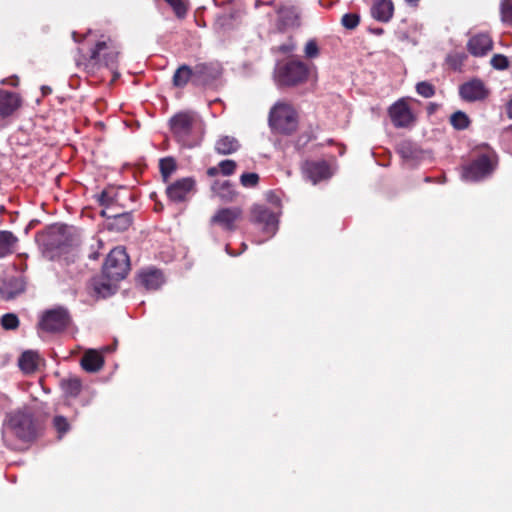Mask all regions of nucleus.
<instances>
[{
    "instance_id": "obj_35",
    "label": "nucleus",
    "mask_w": 512,
    "mask_h": 512,
    "mask_svg": "<svg viewBox=\"0 0 512 512\" xmlns=\"http://www.w3.org/2000/svg\"><path fill=\"white\" fill-rule=\"evenodd\" d=\"M242 219L239 207L226 208V230L235 228V223Z\"/></svg>"
},
{
    "instance_id": "obj_13",
    "label": "nucleus",
    "mask_w": 512,
    "mask_h": 512,
    "mask_svg": "<svg viewBox=\"0 0 512 512\" xmlns=\"http://www.w3.org/2000/svg\"><path fill=\"white\" fill-rule=\"evenodd\" d=\"M195 184L196 182L192 177L178 179L167 186L166 195L171 202H185L194 190Z\"/></svg>"
},
{
    "instance_id": "obj_16",
    "label": "nucleus",
    "mask_w": 512,
    "mask_h": 512,
    "mask_svg": "<svg viewBox=\"0 0 512 512\" xmlns=\"http://www.w3.org/2000/svg\"><path fill=\"white\" fill-rule=\"evenodd\" d=\"M100 214L109 220L108 228L112 231H126L133 223V216L131 212L113 211L108 213L107 210H102Z\"/></svg>"
},
{
    "instance_id": "obj_5",
    "label": "nucleus",
    "mask_w": 512,
    "mask_h": 512,
    "mask_svg": "<svg viewBox=\"0 0 512 512\" xmlns=\"http://www.w3.org/2000/svg\"><path fill=\"white\" fill-rule=\"evenodd\" d=\"M119 57V50L116 45L109 39L108 41H98L94 48L91 49L89 57L84 63L85 68L95 70L100 66H105L109 69L117 67Z\"/></svg>"
},
{
    "instance_id": "obj_39",
    "label": "nucleus",
    "mask_w": 512,
    "mask_h": 512,
    "mask_svg": "<svg viewBox=\"0 0 512 512\" xmlns=\"http://www.w3.org/2000/svg\"><path fill=\"white\" fill-rule=\"evenodd\" d=\"M52 423H53V427L59 433L60 437L70 430V424H69L67 418L62 415H56L53 418Z\"/></svg>"
},
{
    "instance_id": "obj_51",
    "label": "nucleus",
    "mask_w": 512,
    "mask_h": 512,
    "mask_svg": "<svg viewBox=\"0 0 512 512\" xmlns=\"http://www.w3.org/2000/svg\"><path fill=\"white\" fill-rule=\"evenodd\" d=\"M419 1L420 0H405V2L410 5V6H413V7H417L418 4H419Z\"/></svg>"
},
{
    "instance_id": "obj_25",
    "label": "nucleus",
    "mask_w": 512,
    "mask_h": 512,
    "mask_svg": "<svg viewBox=\"0 0 512 512\" xmlns=\"http://www.w3.org/2000/svg\"><path fill=\"white\" fill-rule=\"evenodd\" d=\"M393 13L394 5L392 0H377L371 8L373 18L384 23L390 21Z\"/></svg>"
},
{
    "instance_id": "obj_10",
    "label": "nucleus",
    "mask_w": 512,
    "mask_h": 512,
    "mask_svg": "<svg viewBox=\"0 0 512 512\" xmlns=\"http://www.w3.org/2000/svg\"><path fill=\"white\" fill-rule=\"evenodd\" d=\"M252 220L265 234V237L259 240L258 243H262L271 238L278 230L276 214L264 206H255L253 208Z\"/></svg>"
},
{
    "instance_id": "obj_19",
    "label": "nucleus",
    "mask_w": 512,
    "mask_h": 512,
    "mask_svg": "<svg viewBox=\"0 0 512 512\" xmlns=\"http://www.w3.org/2000/svg\"><path fill=\"white\" fill-rule=\"evenodd\" d=\"M277 26L280 30L299 26V11L294 6H281L277 10Z\"/></svg>"
},
{
    "instance_id": "obj_18",
    "label": "nucleus",
    "mask_w": 512,
    "mask_h": 512,
    "mask_svg": "<svg viewBox=\"0 0 512 512\" xmlns=\"http://www.w3.org/2000/svg\"><path fill=\"white\" fill-rule=\"evenodd\" d=\"M304 173L313 182L328 179L331 176L330 167L325 161H308L304 165Z\"/></svg>"
},
{
    "instance_id": "obj_8",
    "label": "nucleus",
    "mask_w": 512,
    "mask_h": 512,
    "mask_svg": "<svg viewBox=\"0 0 512 512\" xmlns=\"http://www.w3.org/2000/svg\"><path fill=\"white\" fill-rule=\"evenodd\" d=\"M308 76L307 66L301 61H288L279 65L275 71L276 81L281 86H294Z\"/></svg>"
},
{
    "instance_id": "obj_40",
    "label": "nucleus",
    "mask_w": 512,
    "mask_h": 512,
    "mask_svg": "<svg viewBox=\"0 0 512 512\" xmlns=\"http://www.w3.org/2000/svg\"><path fill=\"white\" fill-rule=\"evenodd\" d=\"M502 21L512 26V1L502 0L500 4Z\"/></svg>"
},
{
    "instance_id": "obj_52",
    "label": "nucleus",
    "mask_w": 512,
    "mask_h": 512,
    "mask_svg": "<svg viewBox=\"0 0 512 512\" xmlns=\"http://www.w3.org/2000/svg\"><path fill=\"white\" fill-rule=\"evenodd\" d=\"M225 187H226V198H227L228 196L232 195V190H231V186H230L229 182L226 181Z\"/></svg>"
},
{
    "instance_id": "obj_55",
    "label": "nucleus",
    "mask_w": 512,
    "mask_h": 512,
    "mask_svg": "<svg viewBox=\"0 0 512 512\" xmlns=\"http://www.w3.org/2000/svg\"><path fill=\"white\" fill-rule=\"evenodd\" d=\"M225 251H226V253H228V254H232V253L230 252L229 246H228L227 244H226Z\"/></svg>"
},
{
    "instance_id": "obj_31",
    "label": "nucleus",
    "mask_w": 512,
    "mask_h": 512,
    "mask_svg": "<svg viewBox=\"0 0 512 512\" xmlns=\"http://www.w3.org/2000/svg\"><path fill=\"white\" fill-rule=\"evenodd\" d=\"M397 152L405 160H415L418 158L419 154L416 145L408 140L401 141L397 145Z\"/></svg>"
},
{
    "instance_id": "obj_3",
    "label": "nucleus",
    "mask_w": 512,
    "mask_h": 512,
    "mask_svg": "<svg viewBox=\"0 0 512 512\" xmlns=\"http://www.w3.org/2000/svg\"><path fill=\"white\" fill-rule=\"evenodd\" d=\"M6 427L20 440L28 442L37 437L38 427L30 408L24 407L7 416Z\"/></svg>"
},
{
    "instance_id": "obj_43",
    "label": "nucleus",
    "mask_w": 512,
    "mask_h": 512,
    "mask_svg": "<svg viewBox=\"0 0 512 512\" xmlns=\"http://www.w3.org/2000/svg\"><path fill=\"white\" fill-rule=\"evenodd\" d=\"M240 182L244 187H255L259 182V176L256 173H243Z\"/></svg>"
},
{
    "instance_id": "obj_36",
    "label": "nucleus",
    "mask_w": 512,
    "mask_h": 512,
    "mask_svg": "<svg viewBox=\"0 0 512 512\" xmlns=\"http://www.w3.org/2000/svg\"><path fill=\"white\" fill-rule=\"evenodd\" d=\"M178 18H184L188 11V0H165Z\"/></svg>"
},
{
    "instance_id": "obj_17",
    "label": "nucleus",
    "mask_w": 512,
    "mask_h": 512,
    "mask_svg": "<svg viewBox=\"0 0 512 512\" xmlns=\"http://www.w3.org/2000/svg\"><path fill=\"white\" fill-rule=\"evenodd\" d=\"M188 84L197 87L194 66L181 64L172 76V85L178 89H184Z\"/></svg>"
},
{
    "instance_id": "obj_22",
    "label": "nucleus",
    "mask_w": 512,
    "mask_h": 512,
    "mask_svg": "<svg viewBox=\"0 0 512 512\" xmlns=\"http://www.w3.org/2000/svg\"><path fill=\"white\" fill-rule=\"evenodd\" d=\"M139 283L147 290H157L164 283V276L161 270L147 268L138 275Z\"/></svg>"
},
{
    "instance_id": "obj_28",
    "label": "nucleus",
    "mask_w": 512,
    "mask_h": 512,
    "mask_svg": "<svg viewBox=\"0 0 512 512\" xmlns=\"http://www.w3.org/2000/svg\"><path fill=\"white\" fill-rule=\"evenodd\" d=\"M18 238L7 230H0V258H4L15 252Z\"/></svg>"
},
{
    "instance_id": "obj_34",
    "label": "nucleus",
    "mask_w": 512,
    "mask_h": 512,
    "mask_svg": "<svg viewBox=\"0 0 512 512\" xmlns=\"http://www.w3.org/2000/svg\"><path fill=\"white\" fill-rule=\"evenodd\" d=\"M450 123L456 130L467 129L470 125L468 115L462 111H456L450 116Z\"/></svg>"
},
{
    "instance_id": "obj_29",
    "label": "nucleus",
    "mask_w": 512,
    "mask_h": 512,
    "mask_svg": "<svg viewBox=\"0 0 512 512\" xmlns=\"http://www.w3.org/2000/svg\"><path fill=\"white\" fill-rule=\"evenodd\" d=\"M113 283L115 282L108 280L103 275L92 280L93 290L95 294L101 298H106L114 294L115 285Z\"/></svg>"
},
{
    "instance_id": "obj_23",
    "label": "nucleus",
    "mask_w": 512,
    "mask_h": 512,
    "mask_svg": "<svg viewBox=\"0 0 512 512\" xmlns=\"http://www.w3.org/2000/svg\"><path fill=\"white\" fill-rule=\"evenodd\" d=\"M25 289L24 281L19 277H10L0 285V296L9 301L21 294Z\"/></svg>"
},
{
    "instance_id": "obj_4",
    "label": "nucleus",
    "mask_w": 512,
    "mask_h": 512,
    "mask_svg": "<svg viewBox=\"0 0 512 512\" xmlns=\"http://www.w3.org/2000/svg\"><path fill=\"white\" fill-rule=\"evenodd\" d=\"M487 151L479 154L463 168L462 177L468 181L483 180L495 171L498 164L496 152L486 145Z\"/></svg>"
},
{
    "instance_id": "obj_11",
    "label": "nucleus",
    "mask_w": 512,
    "mask_h": 512,
    "mask_svg": "<svg viewBox=\"0 0 512 512\" xmlns=\"http://www.w3.org/2000/svg\"><path fill=\"white\" fill-rule=\"evenodd\" d=\"M197 87H210L223 73L222 63L219 61L200 62L194 65Z\"/></svg>"
},
{
    "instance_id": "obj_38",
    "label": "nucleus",
    "mask_w": 512,
    "mask_h": 512,
    "mask_svg": "<svg viewBox=\"0 0 512 512\" xmlns=\"http://www.w3.org/2000/svg\"><path fill=\"white\" fill-rule=\"evenodd\" d=\"M416 92L424 98H431L435 95V86L428 81H421L416 84Z\"/></svg>"
},
{
    "instance_id": "obj_30",
    "label": "nucleus",
    "mask_w": 512,
    "mask_h": 512,
    "mask_svg": "<svg viewBox=\"0 0 512 512\" xmlns=\"http://www.w3.org/2000/svg\"><path fill=\"white\" fill-rule=\"evenodd\" d=\"M40 357L37 352L25 351L19 358V367L25 373H33L37 370Z\"/></svg>"
},
{
    "instance_id": "obj_2",
    "label": "nucleus",
    "mask_w": 512,
    "mask_h": 512,
    "mask_svg": "<svg viewBox=\"0 0 512 512\" xmlns=\"http://www.w3.org/2000/svg\"><path fill=\"white\" fill-rule=\"evenodd\" d=\"M37 241L44 256L49 260H54L62 254L68 253L72 239L67 226L53 225L45 232L37 234Z\"/></svg>"
},
{
    "instance_id": "obj_41",
    "label": "nucleus",
    "mask_w": 512,
    "mask_h": 512,
    "mask_svg": "<svg viewBox=\"0 0 512 512\" xmlns=\"http://www.w3.org/2000/svg\"><path fill=\"white\" fill-rule=\"evenodd\" d=\"M360 22V17L356 13H346L342 16L341 24L349 30L355 29Z\"/></svg>"
},
{
    "instance_id": "obj_6",
    "label": "nucleus",
    "mask_w": 512,
    "mask_h": 512,
    "mask_svg": "<svg viewBox=\"0 0 512 512\" xmlns=\"http://www.w3.org/2000/svg\"><path fill=\"white\" fill-rule=\"evenodd\" d=\"M130 270L129 256L123 247H116L110 251L102 268L105 278L119 282L124 279Z\"/></svg>"
},
{
    "instance_id": "obj_48",
    "label": "nucleus",
    "mask_w": 512,
    "mask_h": 512,
    "mask_svg": "<svg viewBox=\"0 0 512 512\" xmlns=\"http://www.w3.org/2000/svg\"><path fill=\"white\" fill-rule=\"evenodd\" d=\"M224 141L222 139H220L219 141H217L216 143V146H215V149L218 153L220 154H224Z\"/></svg>"
},
{
    "instance_id": "obj_26",
    "label": "nucleus",
    "mask_w": 512,
    "mask_h": 512,
    "mask_svg": "<svg viewBox=\"0 0 512 512\" xmlns=\"http://www.w3.org/2000/svg\"><path fill=\"white\" fill-rule=\"evenodd\" d=\"M59 386L66 398H76L82 391V381L76 375H69L60 380Z\"/></svg>"
},
{
    "instance_id": "obj_1",
    "label": "nucleus",
    "mask_w": 512,
    "mask_h": 512,
    "mask_svg": "<svg viewBox=\"0 0 512 512\" xmlns=\"http://www.w3.org/2000/svg\"><path fill=\"white\" fill-rule=\"evenodd\" d=\"M168 126L173 139L184 148H194L201 142V124L193 111L177 112L169 119Z\"/></svg>"
},
{
    "instance_id": "obj_15",
    "label": "nucleus",
    "mask_w": 512,
    "mask_h": 512,
    "mask_svg": "<svg viewBox=\"0 0 512 512\" xmlns=\"http://www.w3.org/2000/svg\"><path fill=\"white\" fill-rule=\"evenodd\" d=\"M492 49L493 41L487 33L475 34L467 42V50L474 57H483Z\"/></svg>"
},
{
    "instance_id": "obj_50",
    "label": "nucleus",
    "mask_w": 512,
    "mask_h": 512,
    "mask_svg": "<svg viewBox=\"0 0 512 512\" xmlns=\"http://www.w3.org/2000/svg\"><path fill=\"white\" fill-rule=\"evenodd\" d=\"M507 116L512 119V100L507 105Z\"/></svg>"
},
{
    "instance_id": "obj_37",
    "label": "nucleus",
    "mask_w": 512,
    "mask_h": 512,
    "mask_svg": "<svg viewBox=\"0 0 512 512\" xmlns=\"http://www.w3.org/2000/svg\"><path fill=\"white\" fill-rule=\"evenodd\" d=\"M19 319L14 313H6L1 317V326L5 330H15L19 327Z\"/></svg>"
},
{
    "instance_id": "obj_56",
    "label": "nucleus",
    "mask_w": 512,
    "mask_h": 512,
    "mask_svg": "<svg viewBox=\"0 0 512 512\" xmlns=\"http://www.w3.org/2000/svg\"><path fill=\"white\" fill-rule=\"evenodd\" d=\"M507 130L512 132V125H510V126L507 128Z\"/></svg>"
},
{
    "instance_id": "obj_49",
    "label": "nucleus",
    "mask_w": 512,
    "mask_h": 512,
    "mask_svg": "<svg viewBox=\"0 0 512 512\" xmlns=\"http://www.w3.org/2000/svg\"><path fill=\"white\" fill-rule=\"evenodd\" d=\"M279 50L283 53H289L293 50V46H290V45H281L279 47Z\"/></svg>"
},
{
    "instance_id": "obj_9",
    "label": "nucleus",
    "mask_w": 512,
    "mask_h": 512,
    "mask_svg": "<svg viewBox=\"0 0 512 512\" xmlns=\"http://www.w3.org/2000/svg\"><path fill=\"white\" fill-rule=\"evenodd\" d=\"M71 317L67 309L57 307L43 313L39 328L49 333H57L68 328Z\"/></svg>"
},
{
    "instance_id": "obj_53",
    "label": "nucleus",
    "mask_w": 512,
    "mask_h": 512,
    "mask_svg": "<svg viewBox=\"0 0 512 512\" xmlns=\"http://www.w3.org/2000/svg\"><path fill=\"white\" fill-rule=\"evenodd\" d=\"M162 210H163V204H162V203H160V202H157V203L155 204V211L160 212V211H162Z\"/></svg>"
},
{
    "instance_id": "obj_42",
    "label": "nucleus",
    "mask_w": 512,
    "mask_h": 512,
    "mask_svg": "<svg viewBox=\"0 0 512 512\" xmlns=\"http://www.w3.org/2000/svg\"><path fill=\"white\" fill-rule=\"evenodd\" d=\"M490 64L493 68L497 70H505L509 67V60L506 56L502 54H495L491 60Z\"/></svg>"
},
{
    "instance_id": "obj_54",
    "label": "nucleus",
    "mask_w": 512,
    "mask_h": 512,
    "mask_svg": "<svg viewBox=\"0 0 512 512\" xmlns=\"http://www.w3.org/2000/svg\"><path fill=\"white\" fill-rule=\"evenodd\" d=\"M382 32H383V29H381V28L375 30L376 34H381Z\"/></svg>"
},
{
    "instance_id": "obj_46",
    "label": "nucleus",
    "mask_w": 512,
    "mask_h": 512,
    "mask_svg": "<svg viewBox=\"0 0 512 512\" xmlns=\"http://www.w3.org/2000/svg\"><path fill=\"white\" fill-rule=\"evenodd\" d=\"M210 222L212 225H215V224L223 225L224 224V208H219L217 210V212L215 213V215L211 218Z\"/></svg>"
},
{
    "instance_id": "obj_7",
    "label": "nucleus",
    "mask_w": 512,
    "mask_h": 512,
    "mask_svg": "<svg viewBox=\"0 0 512 512\" xmlns=\"http://www.w3.org/2000/svg\"><path fill=\"white\" fill-rule=\"evenodd\" d=\"M269 124L282 134H291L297 128L296 112L288 104L277 103L269 113Z\"/></svg>"
},
{
    "instance_id": "obj_24",
    "label": "nucleus",
    "mask_w": 512,
    "mask_h": 512,
    "mask_svg": "<svg viewBox=\"0 0 512 512\" xmlns=\"http://www.w3.org/2000/svg\"><path fill=\"white\" fill-rule=\"evenodd\" d=\"M246 16V8L242 1L226 2V26H237L243 23Z\"/></svg>"
},
{
    "instance_id": "obj_20",
    "label": "nucleus",
    "mask_w": 512,
    "mask_h": 512,
    "mask_svg": "<svg viewBox=\"0 0 512 512\" xmlns=\"http://www.w3.org/2000/svg\"><path fill=\"white\" fill-rule=\"evenodd\" d=\"M21 106L20 96L11 91L0 90V117L11 116Z\"/></svg>"
},
{
    "instance_id": "obj_12",
    "label": "nucleus",
    "mask_w": 512,
    "mask_h": 512,
    "mask_svg": "<svg viewBox=\"0 0 512 512\" xmlns=\"http://www.w3.org/2000/svg\"><path fill=\"white\" fill-rule=\"evenodd\" d=\"M224 159L216 165H210L205 171V181L210 187V197H224Z\"/></svg>"
},
{
    "instance_id": "obj_33",
    "label": "nucleus",
    "mask_w": 512,
    "mask_h": 512,
    "mask_svg": "<svg viewBox=\"0 0 512 512\" xmlns=\"http://www.w3.org/2000/svg\"><path fill=\"white\" fill-rule=\"evenodd\" d=\"M98 202L100 206H103V210H107L108 213L114 211V204L117 202V194L113 190L105 189L98 196Z\"/></svg>"
},
{
    "instance_id": "obj_21",
    "label": "nucleus",
    "mask_w": 512,
    "mask_h": 512,
    "mask_svg": "<svg viewBox=\"0 0 512 512\" xmlns=\"http://www.w3.org/2000/svg\"><path fill=\"white\" fill-rule=\"evenodd\" d=\"M460 95L466 101L482 100L487 96V90L479 79H474L464 83L460 87Z\"/></svg>"
},
{
    "instance_id": "obj_27",
    "label": "nucleus",
    "mask_w": 512,
    "mask_h": 512,
    "mask_svg": "<svg viewBox=\"0 0 512 512\" xmlns=\"http://www.w3.org/2000/svg\"><path fill=\"white\" fill-rule=\"evenodd\" d=\"M104 365L103 356L95 350H89L81 358V367L90 373L98 372Z\"/></svg>"
},
{
    "instance_id": "obj_14",
    "label": "nucleus",
    "mask_w": 512,
    "mask_h": 512,
    "mask_svg": "<svg viewBox=\"0 0 512 512\" xmlns=\"http://www.w3.org/2000/svg\"><path fill=\"white\" fill-rule=\"evenodd\" d=\"M389 115L393 125L397 128H405L410 126L415 118L407 103L403 100L395 102L389 108Z\"/></svg>"
},
{
    "instance_id": "obj_45",
    "label": "nucleus",
    "mask_w": 512,
    "mask_h": 512,
    "mask_svg": "<svg viewBox=\"0 0 512 512\" xmlns=\"http://www.w3.org/2000/svg\"><path fill=\"white\" fill-rule=\"evenodd\" d=\"M240 144L237 139L226 136V155L237 151Z\"/></svg>"
},
{
    "instance_id": "obj_47",
    "label": "nucleus",
    "mask_w": 512,
    "mask_h": 512,
    "mask_svg": "<svg viewBox=\"0 0 512 512\" xmlns=\"http://www.w3.org/2000/svg\"><path fill=\"white\" fill-rule=\"evenodd\" d=\"M236 168V163L233 160L226 159V176L233 174Z\"/></svg>"
},
{
    "instance_id": "obj_44",
    "label": "nucleus",
    "mask_w": 512,
    "mask_h": 512,
    "mask_svg": "<svg viewBox=\"0 0 512 512\" xmlns=\"http://www.w3.org/2000/svg\"><path fill=\"white\" fill-rule=\"evenodd\" d=\"M318 46L317 43L314 40H310L306 43L305 46V55L308 58H314L318 55Z\"/></svg>"
},
{
    "instance_id": "obj_32",
    "label": "nucleus",
    "mask_w": 512,
    "mask_h": 512,
    "mask_svg": "<svg viewBox=\"0 0 512 512\" xmlns=\"http://www.w3.org/2000/svg\"><path fill=\"white\" fill-rule=\"evenodd\" d=\"M159 169L162 176V179L165 183H167L171 177V175L177 169L176 161L173 157H165L160 159L159 161Z\"/></svg>"
}]
</instances>
